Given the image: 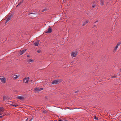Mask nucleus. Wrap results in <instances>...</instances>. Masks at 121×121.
I'll use <instances>...</instances> for the list:
<instances>
[{"label":"nucleus","mask_w":121,"mask_h":121,"mask_svg":"<svg viewBox=\"0 0 121 121\" xmlns=\"http://www.w3.org/2000/svg\"><path fill=\"white\" fill-rule=\"evenodd\" d=\"M64 121H68L67 120H65Z\"/></svg>","instance_id":"nucleus-33"},{"label":"nucleus","mask_w":121,"mask_h":121,"mask_svg":"<svg viewBox=\"0 0 121 121\" xmlns=\"http://www.w3.org/2000/svg\"><path fill=\"white\" fill-rule=\"evenodd\" d=\"M121 43L120 42H118L116 46L114 48V49L113 50V52H115L117 50L118 47L120 45Z\"/></svg>","instance_id":"nucleus-3"},{"label":"nucleus","mask_w":121,"mask_h":121,"mask_svg":"<svg viewBox=\"0 0 121 121\" xmlns=\"http://www.w3.org/2000/svg\"><path fill=\"white\" fill-rule=\"evenodd\" d=\"M4 109L3 107L0 108V111L4 112Z\"/></svg>","instance_id":"nucleus-14"},{"label":"nucleus","mask_w":121,"mask_h":121,"mask_svg":"<svg viewBox=\"0 0 121 121\" xmlns=\"http://www.w3.org/2000/svg\"><path fill=\"white\" fill-rule=\"evenodd\" d=\"M10 105L12 106L15 107H17L18 106V105L17 104L14 103H12V104H11Z\"/></svg>","instance_id":"nucleus-10"},{"label":"nucleus","mask_w":121,"mask_h":121,"mask_svg":"<svg viewBox=\"0 0 121 121\" xmlns=\"http://www.w3.org/2000/svg\"><path fill=\"white\" fill-rule=\"evenodd\" d=\"M27 50L26 49H25L24 50H22L20 52V54L21 55L23 54Z\"/></svg>","instance_id":"nucleus-11"},{"label":"nucleus","mask_w":121,"mask_h":121,"mask_svg":"<svg viewBox=\"0 0 121 121\" xmlns=\"http://www.w3.org/2000/svg\"><path fill=\"white\" fill-rule=\"evenodd\" d=\"M43 90V88H40L37 87L35 88L34 91L35 93H37L39 91H41Z\"/></svg>","instance_id":"nucleus-1"},{"label":"nucleus","mask_w":121,"mask_h":121,"mask_svg":"<svg viewBox=\"0 0 121 121\" xmlns=\"http://www.w3.org/2000/svg\"><path fill=\"white\" fill-rule=\"evenodd\" d=\"M52 30V29L51 28V27H49L48 29V30Z\"/></svg>","instance_id":"nucleus-24"},{"label":"nucleus","mask_w":121,"mask_h":121,"mask_svg":"<svg viewBox=\"0 0 121 121\" xmlns=\"http://www.w3.org/2000/svg\"><path fill=\"white\" fill-rule=\"evenodd\" d=\"M76 92H77V91H76Z\"/></svg>","instance_id":"nucleus-38"},{"label":"nucleus","mask_w":121,"mask_h":121,"mask_svg":"<svg viewBox=\"0 0 121 121\" xmlns=\"http://www.w3.org/2000/svg\"><path fill=\"white\" fill-rule=\"evenodd\" d=\"M39 42V40H37L36 42H35L34 43V45H35V46H38Z\"/></svg>","instance_id":"nucleus-9"},{"label":"nucleus","mask_w":121,"mask_h":121,"mask_svg":"<svg viewBox=\"0 0 121 121\" xmlns=\"http://www.w3.org/2000/svg\"><path fill=\"white\" fill-rule=\"evenodd\" d=\"M52 31H47L46 32V33H50Z\"/></svg>","instance_id":"nucleus-21"},{"label":"nucleus","mask_w":121,"mask_h":121,"mask_svg":"<svg viewBox=\"0 0 121 121\" xmlns=\"http://www.w3.org/2000/svg\"><path fill=\"white\" fill-rule=\"evenodd\" d=\"M78 52L77 51H76L75 52H72L71 54V56L72 58L73 57H75L77 54Z\"/></svg>","instance_id":"nucleus-4"},{"label":"nucleus","mask_w":121,"mask_h":121,"mask_svg":"<svg viewBox=\"0 0 121 121\" xmlns=\"http://www.w3.org/2000/svg\"><path fill=\"white\" fill-rule=\"evenodd\" d=\"M5 115V114H3V115H2V116H3V117Z\"/></svg>","instance_id":"nucleus-30"},{"label":"nucleus","mask_w":121,"mask_h":121,"mask_svg":"<svg viewBox=\"0 0 121 121\" xmlns=\"http://www.w3.org/2000/svg\"><path fill=\"white\" fill-rule=\"evenodd\" d=\"M27 57H29L30 56V55H27Z\"/></svg>","instance_id":"nucleus-31"},{"label":"nucleus","mask_w":121,"mask_h":121,"mask_svg":"<svg viewBox=\"0 0 121 121\" xmlns=\"http://www.w3.org/2000/svg\"><path fill=\"white\" fill-rule=\"evenodd\" d=\"M97 22V21H96V22L95 23H94V25L93 26V28H94L95 27V23L96 22Z\"/></svg>","instance_id":"nucleus-20"},{"label":"nucleus","mask_w":121,"mask_h":121,"mask_svg":"<svg viewBox=\"0 0 121 121\" xmlns=\"http://www.w3.org/2000/svg\"><path fill=\"white\" fill-rule=\"evenodd\" d=\"M43 113H45V112H44V111H43Z\"/></svg>","instance_id":"nucleus-36"},{"label":"nucleus","mask_w":121,"mask_h":121,"mask_svg":"<svg viewBox=\"0 0 121 121\" xmlns=\"http://www.w3.org/2000/svg\"><path fill=\"white\" fill-rule=\"evenodd\" d=\"M17 98L21 100H22L23 99V97L21 96H18L17 97Z\"/></svg>","instance_id":"nucleus-13"},{"label":"nucleus","mask_w":121,"mask_h":121,"mask_svg":"<svg viewBox=\"0 0 121 121\" xmlns=\"http://www.w3.org/2000/svg\"><path fill=\"white\" fill-rule=\"evenodd\" d=\"M3 117V116H0V118H1L2 117Z\"/></svg>","instance_id":"nucleus-26"},{"label":"nucleus","mask_w":121,"mask_h":121,"mask_svg":"<svg viewBox=\"0 0 121 121\" xmlns=\"http://www.w3.org/2000/svg\"><path fill=\"white\" fill-rule=\"evenodd\" d=\"M9 99V98L8 96H4L3 97V100L5 101L6 100H8Z\"/></svg>","instance_id":"nucleus-12"},{"label":"nucleus","mask_w":121,"mask_h":121,"mask_svg":"<svg viewBox=\"0 0 121 121\" xmlns=\"http://www.w3.org/2000/svg\"><path fill=\"white\" fill-rule=\"evenodd\" d=\"M94 118L95 119H96V120H98V119L97 117L95 116H94Z\"/></svg>","instance_id":"nucleus-22"},{"label":"nucleus","mask_w":121,"mask_h":121,"mask_svg":"<svg viewBox=\"0 0 121 121\" xmlns=\"http://www.w3.org/2000/svg\"><path fill=\"white\" fill-rule=\"evenodd\" d=\"M37 52L38 53H40V50H38L37 51Z\"/></svg>","instance_id":"nucleus-25"},{"label":"nucleus","mask_w":121,"mask_h":121,"mask_svg":"<svg viewBox=\"0 0 121 121\" xmlns=\"http://www.w3.org/2000/svg\"><path fill=\"white\" fill-rule=\"evenodd\" d=\"M112 77H113V78H115V77H116V76H112Z\"/></svg>","instance_id":"nucleus-28"},{"label":"nucleus","mask_w":121,"mask_h":121,"mask_svg":"<svg viewBox=\"0 0 121 121\" xmlns=\"http://www.w3.org/2000/svg\"><path fill=\"white\" fill-rule=\"evenodd\" d=\"M1 82L3 83H5L6 82V79L5 78H0Z\"/></svg>","instance_id":"nucleus-7"},{"label":"nucleus","mask_w":121,"mask_h":121,"mask_svg":"<svg viewBox=\"0 0 121 121\" xmlns=\"http://www.w3.org/2000/svg\"><path fill=\"white\" fill-rule=\"evenodd\" d=\"M59 121H62L60 120H59Z\"/></svg>","instance_id":"nucleus-34"},{"label":"nucleus","mask_w":121,"mask_h":121,"mask_svg":"<svg viewBox=\"0 0 121 121\" xmlns=\"http://www.w3.org/2000/svg\"><path fill=\"white\" fill-rule=\"evenodd\" d=\"M95 7V5H93V6H92V7L93 8H94Z\"/></svg>","instance_id":"nucleus-29"},{"label":"nucleus","mask_w":121,"mask_h":121,"mask_svg":"<svg viewBox=\"0 0 121 121\" xmlns=\"http://www.w3.org/2000/svg\"><path fill=\"white\" fill-rule=\"evenodd\" d=\"M88 21L87 20L83 21L82 22V25L83 26H84L88 22Z\"/></svg>","instance_id":"nucleus-6"},{"label":"nucleus","mask_w":121,"mask_h":121,"mask_svg":"<svg viewBox=\"0 0 121 121\" xmlns=\"http://www.w3.org/2000/svg\"><path fill=\"white\" fill-rule=\"evenodd\" d=\"M30 14H33V15H32V16L34 17H36V14L35 13H30L29 14V15Z\"/></svg>","instance_id":"nucleus-16"},{"label":"nucleus","mask_w":121,"mask_h":121,"mask_svg":"<svg viewBox=\"0 0 121 121\" xmlns=\"http://www.w3.org/2000/svg\"><path fill=\"white\" fill-rule=\"evenodd\" d=\"M12 16V15H11L9 16L8 18L7 19V20L6 22H5V23H7L9 20H10L11 19V17Z\"/></svg>","instance_id":"nucleus-8"},{"label":"nucleus","mask_w":121,"mask_h":121,"mask_svg":"<svg viewBox=\"0 0 121 121\" xmlns=\"http://www.w3.org/2000/svg\"><path fill=\"white\" fill-rule=\"evenodd\" d=\"M33 119V117H32L29 120V121H31Z\"/></svg>","instance_id":"nucleus-23"},{"label":"nucleus","mask_w":121,"mask_h":121,"mask_svg":"<svg viewBox=\"0 0 121 121\" xmlns=\"http://www.w3.org/2000/svg\"><path fill=\"white\" fill-rule=\"evenodd\" d=\"M120 71L121 72V69H120Z\"/></svg>","instance_id":"nucleus-37"},{"label":"nucleus","mask_w":121,"mask_h":121,"mask_svg":"<svg viewBox=\"0 0 121 121\" xmlns=\"http://www.w3.org/2000/svg\"><path fill=\"white\" fill-rule=\"evenodd\" d=\"M23 2V0H22L17 5V7H18V6L20 5Z\"/></svg>","instance_id":"nucleus-18"},{"label":"nucleus","mask_w":121,"mask_h":121,"mask_svg":"<svg viewBox=\"0 0 121 121\" xmlns=\"http://www.w3.org/2000/svg\"><path fill=\"white\" fill-rule=\"evenodd\" d=\"M29 78L28 77L27 78H25L23 80V82L25 83H27L28 82Z\"/></svg>","instance_id":"nucleus-5"},{"label":"nucleus","mask_w":121,"mask_h":121,"mask_svg":"<svg viewBox=\"0 0 121 121\" xmlns=\"http://www.w3.org/2000/svg\"><path fill=\"white\" fill-rule=\"evenodd\" d=\"M18 77V76H17L16 75H14L13 76V78L17 79Z\"/></svg>","instance_id":"nucleus-17"},{"label":"nucleus","mask_w":121,"mask_h":121,"mask_svg":"<svg viewBox=\"0 0 121 121\" xmlns=\"http://www.w3.org/2000/svg\"><path fill=\"white\" fill-rule=\"evenodd\" d=\"M45 11V10H43V11H42V12H43V11Z\"/></svg>","instance_id":"nucleus-35"},{"label":"nucleus","mask_w":121,"mask_h":121,"mask_svg":"<svg viewBox=\"0 0 121 121\" xmlns=\"http://www.w3.org/2000/svg\"><path fill=\"white\" fill-rule=\"evenodd\" d=\"M33 61V60H32L31 59H29L28 60H27V61L28 63H30L31 62H32Z\"/></svg>","instance_id":"nucleus-19"},{"label":"nucleus","mask_w":121,"mask_h":121,"mask_svg":"<svg viewBox=\"0 0 121 121\" xmlns=\"http://www.w3.org/2000/svg\"><path fill=\"white\" fill-rule=\"evenodd\" d=\"M28 118H27V119H26V121H28Z\"/></svg>","instance_id":"nucleus-32"},{"label":"nucleus","mask_w":121,"mask_h":121,"mask_svg":"<svg viewBox=\"0 0 121 121\" xmlns=\"http://www.w3.org/2000/svg\"><path fill=\"white\" fill-rule=\"evenodd\" d=\"M62 80L61 79H58L53 81L52 82V83L53 84H56L62 82Z\"/></svg>","instance_id":"nucleus-2"},{"label":"nucleus","mask_w":121,"mask_h":121,"mask_svg":"<svg viewBox=\"0 0 121 121\" xmlns=\"http://www.w3.org/2000/svg\"><path fill=\"white\" fill-rule=\"evenodd\" d=\"M2 114V113L1 112V111H0V115H1Z\"/></svg>","instance_id":"nucleus-27"},{"label":"nucleus","mask_w":121,"mask_h":121,"mask_svg":"<svg viewBox=\"0 0 121 121\" xmlns=\"http://www.w3.org/2000/svg\"><path fill=\"white\" fill-rule=\"evenodd\" d=\"M100 3L101 5H104V2L103 0H101L100 1Z\"/></svg>","instance_id":"nucleus-15"}]
</instances>
